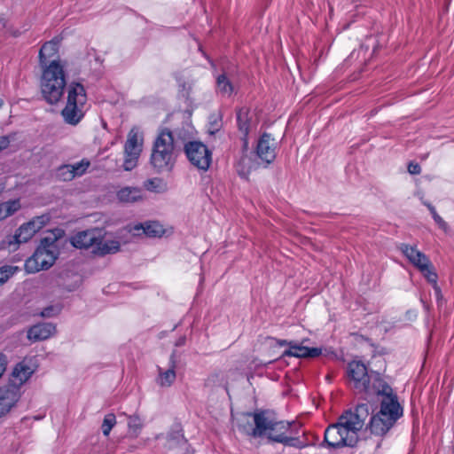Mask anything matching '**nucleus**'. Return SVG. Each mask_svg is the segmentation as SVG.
Returning a JSON list of instances; mask_svg holds the SVG:
<instances>
[{
    "instance_id": "obj_36",
    "label": "nucleus",
    "mask_w": 454,
    "mask_h": 454,
    "mask_svg": "<svg viewBox=\"0 0 454 454\" xmlns=\"http://www.w3.org/2000/svg\"><path fill=\"white\" fill-rule=\"evenodd\" d=\"M408 171L411 175H419L421 172V168L418 163L410 162L408 165Z\"/></svg>"
},
{
    "instance_id": "obj_23",
    "label": "nucleus",
    "mask_w": 454,
    "mask_h": 454,
    "mask_svg": "<svg viewBox=\"0 0 454 454\" xmlns=\"http://www.w3.org/2000/svg\"><path fill=\"white\" fill-rule=\"evenodd\" d=\"M131 231L135 234H140V231H142L147 237H160L164 233L163 226L157 222L136 224Z\"/></svg>"
},
{
    "instance_id": "obj_22",
    "label": "nucleus",
    "mask_w": 454,
    "mask_h": 454,
    "mask_svg": "<svg viewBox=\"0 0 454 454\" xmlns=\"http://www.w3.org/2000/svg\"><path fill=\"white\" fill-rule=\"evenodd\" d=\"M59 40L58 38H53L52 40L46 42L40 49L39 51V60L40 64L43 67L47 65V62L50 59L57 56L59 51Z\"/></svg>"
},
{
    "instance_id": "obj_12",
    "label": "nucleus",
    "mask_w": 454,
    "mask_h": 454,
    "mask_svg": "<svg viewBox=\"0 0 454 454\" xmlns=\"http://www.w3.org/2000/svg\"><path fill=\"white\" fill-rule=\"evenodd\" d=\"M278 143L269 133H263L258 139L255 153L257 157L266 165L274 161L277 155Z\"/></svg>"
},
{
    "instance_id": "obj_18",
    "label": "nucleus",
    "mask_w": 454,
    "mask_h": 454,
    "mask_svg": "<svg viewBox=\"0 0 454 454\" xmlns=\"http://www.w3.org/2000/svg\"><path fill=\"white\" fill-rule=\"evenodd\" d=\"M55 325L50 323H43L33 325L27 331V338L32 341L43 340L55 333Z\"/></svg>"
},
{
    "instance_id": "obj_30",
    "label": "nucleus",
    "mask_w": 454,
    "mask_h": 454,
    "mask_svg": "<svg viewBox=\"0 0 454 454\" xmlns=\"http://www.w3.org/2000/svg\"><path fill=\"white\" fill-rule=\"evenodd\" d=\"M19 268L12 265H4L0 268V286L4 284L12 276H13Z\"/></svg>"
},
{
    "instance_id": "obj_38",
    "label": "nucleus",
    "mask_w": 454,
    "mask_h": 454,
    "mask_svg": "<svg viewBox=\"0 0 454 454\" xmlns=\"http://www.w3.org/2000/svg\"><path fill=\"white\" fill-rule=\"evenodd\" d=\"M10 145V139L6 136L0 137V151L6 149Z\"/></svg>"
},
{
    "instance_id": "obj_25",
    "label": "nucleus",
    "mask_w": 454,
    "mask_h": 454,
    "mask_svg": "<svg viewBox=\"0 0 454 454\" xmlns=\"http://www.w3.org/2000/svg\"><path fill=\"white\" fill-rule=\"evenodd\" d=\"M20 207L21 204L19 199L0 203V221H3L12 215L17 211H19Z\"/></svg>"
},
{
    "instance_id": "obj_32",
    "label": "nucleus",
    "mask_w": 454,
    "mask_h": 454,
    "mask_svg": "<svg viewBox=\"0 0 454 454\" xmlns=\"http://www.w3.org/2000/svg\"><path fill=\"white\" fill-rule=\"evenodd\" d=\"M145 187L150 192H160L163 191L164 184L160 178H153L145 182Z\"/></svg>"
},
{
    "instance_id": "obj_40",
    "label": "nucleus",
    "mask_w": 454,
    "mask_h": 454,
    "mask_svg": "<svg viewBox=\"0 0 454 454\" xmlns=\"http://www.w3.org/2000/svg\"><path fill=\"white\" fill-rule=\"evenodd\" d=\"M52 311H53V308H51V307L46 308L42 311V316L43 317H51L53 315Z\"/></svg>"
},
{
    "instance_id": "obj_24",
    "label": "nucleus",
    "mask_w": 454,
    "mask_h": 454,
    "mask_svg": "<svg viewBox=\"0 0 454 454\" xmlns=\"http://www.w3.org/2000/svg\"><path fill=\"white\" fill-rule=\"evenodd\" d=\"M143 198L142 191L137 187H123L117 192V199L122 203H135Z\"/></svg>"
},
{
    "instance_id": "obj_15",
    "label": "nucleus",
    "mask_w": 454,
    "mask_h": 454,
    "mask_svg": "<svg viewBox=\"0 0 454 454\" xmlns=\"http://www.w3.org/2000/svg\"><path fill=\"white\" fill-rule=\"evenodd\" d=\"M98 232L95 230L80 231L72 237V245L80 249L94 248L98 239Z\"/></svg>"
},
{
    "instance_id": "obj_37",
    "label": "nucleus",
    "mask_w": 454,
    "mask_h": 454,
    "mask_svg": "<svg viewBox=\"0 0 454 454\" xmlns=\"http://www.w3.org/2000/svg\"><path fill=\"white\" fill-rule=\"evenodd\" d=\"M7 365V358L6 356L0 353V377L3 375V373L6 370Z\"/></svg>"
},
{
    "instance_id": "obj_4",
    "label": "nucleus",
    "mask_w": 454,
    "mask_h": 454,
    "mask_svg": "<svg viewBox=\"0 0 454 454\" xmlns=\"http://www.w3.org/2000/svg\"><path fill=\"white\" fill-rule=\"evenodd\" d=\"M380 411L372 416L368 428L370 433L377 437L375 440V449L381 445L382 438L394 427L396 421L403 416V408L400 405L396 395L393 389L389 393L380 394Z\"/></svg>"
},
{
    "instance_id": "obj_5",
    "label": "nucleus",
    "mask_w": 454,
    "mask_h": 454,
    "mask_svg": "<svg viewBox=\"0 0 454 454\" xmlns=\"http://www.w3.org/2000/svg\"><path fill=\"white\" fill-rule=\"evenodd\" d=\"M178 150L171 130L161 129L156 137L150 162L158 172L170 171L174 168Z\"/></svg>"
},
{
    "instance_id": "obj_41",
    "label": "nucleus",
    "mask_w": 454,
    "mask_h": 454,
    "mask_svg": "<svg viewBox=\"0 0 454 454\" xmlns=\"http://www.w3.org/2000/svg\"><path fill=\"white\" fill-rule=\"evenodd\" d=\"M5 188H6V180L0 179V196L4 192Z\"/></svg>"
},
{
    "instance_id": "obj_13",
    "label": "nucleus",
    "mask_w": 454,
    "mask_h": 454,
    "mask_svg": "<svg viewBox=\"0 0 454 454\" xmlns=\"http://www.w3.org/2000/svg\"><path fill=\"white\" fill-rule=\"evenodd\" d=\"M49 215H42L35 216L29 222L21 224L16 231V234L20 243H26L30 240L37 231L43 229L49 223Z\"/></svg>"
},
{
    "instance_id": "obj_3",
    "label": "nucleus",
    "mask_w": 454,
    "mask_h": 454,
    "mask_svg": "<svg viewBox=\"0 0 454 454\" xmlns=\"http://www.w3.org/2000/svg\"><path fill=\"white\" fill-rule=\"evenodd\" d=\"M244 419L253 417L254 427L247 421V425H239V430L254 438L267 437L273 442H284L286 436L291 432L292 423L277 421L269 416L266 411L248 412L243 415Z\"/></svg>"
},
{
    "instance_id": "obj_28",
    "label": "nucleus",
    "mask_w": 454,
    "mask_h": 454,
    "mask_svg": "<svg viewBox=\"0 0 454 454\" xmlns=\"http://www.w3.org/2000/svg\"><path fill=\"white\" fill-rule=\"evenodd\" d=\"M57 178L61 181H71L74 178V175L71 169V164L60 166L56 172Z\"/></svg>"
},
{
    "instance_id": "obj_8",
    "label": "nucleus",
    "mask_w": 454,
    "mask_h": 454,
    "mask_svg": "<svg viewBox=\"0 0 454 454\" xmlns=\"http://www.w3.org/2000/svg\"><path fill=\"white\" fill-rule=\"evenodd\" d=\"M56 258V246L49 244L48 239H44L33 255L26 260L25 270L27 273L47 270L53 265Z\"/></svg>"
},
{
    "instance_id": "obj_9",
    "label": "nucleus",
    "mask_w": 454,
    "mask_h": 454,
    "mask_svg": "<svg viewBox=\"0 0 454 454\" xmlns=\"http://www.w3.org/2000/svg\"><path fill=\"white\" fill-rule=\"evenodd\" d=\"M399 249L429 283L436 286L438 276L429 258L424 253L418 250L416 247L404 243L399 246Z\"/></svg>"
},
{
    "instance_id": "obj_26",
    "label": "nucleus",
    "mask_w": 454,
    "mask_h": 454,
    "mask_svg": "<svg viewBox=\"0 0 454 454\" xmlns=\"http://www.w3.org/2000/svg\"><path fill=\"white\" fill-rule=\"evenodd\" d=\"M216 88L218 92L224 96H231L233 91V86L225 74H220L217 77Z\"/></svg>"
},
{
    "instance_id": "obj_42",
    "label": "nucleus",
    "mask_w": 454,
    "mask_h": 454,
    "mask_svg": "<svg viewBox=\"0 0 454 454\" xmlns=\"http://www.w3.org/2000/svg\"><path fill=\"white\" fill-rule=\"evenodd\" d=\"M184 343V339L179 340V341L176 343V346L183 345Z\"/></svg>"
},
{
    "instance_id": "obj_16",
    "label": "nucleus",
    "mask_w": 454,
    "mask_h": 454,
    "mask_svg": "<svg viewBox=\"0 0 454 454\" xmlns=\"http://www.w3.org/2000/svg\"><path fill=\"white\" fill-rule=\"evenodd\" d=\"M321 354L322 348H309L294 341L291 348L285 350L283 356L298 358H314L319 356Z\"/></svg>"
},
{
    "instance_id": "obj_34",
    "label": "nucleus",
    "mask_w": 454,
    "mask_h": 454,
    "mask_svg": "<svg viewBox=\"0 0 454 454\" xmlns=\"http://www.w3.org/2000/svg\"><path fill=\"white\" fill-rule=\"evenodd\" d=\"M425 205L427 207V208L429 209L434 222L442 228V229H446L447 228V223L444 222V220L437 214L436 210H435V207L429 204V203H425Z\"/></svg>"
},
{
    "instance_id": "obj_21",
    "label": "nucleus",
    "mask_w": 454,
    "mask_h": 454,
    "mask_svg": "<svg viewBox=\"0 0 454 454\" xmlns=\"http://www.w3.org/2000/svg\"><path fill=\"white\" fill-rule=\"evenodd\" d=\"M121 245L117 240H103L101 235H98V239L96 246L92 249V253L96 255L104 256L106 254H115L120 251Z\"/></svg>"
},
{
    "instance_id": "obj_2",
    "label": "nucleus",
    "mask_w": 454,
    "mask_h": 454,
    "mask_svg": "<svg viewBox=\"0 0 454 454\" xmlns=\"http://www.w3.org/2000/svg\"><path fill=\"white\" fill-rule=\"evenodd\" d=\"M347 380L350 388L356 394L364 395V399L389 393L391 387L376 372H368L367 366L361 361L353 360L348 364Z\"/></svg>"
},
{
    "instance_id": "obj_11",
    "label": "nucleus",
    "mask_w": 454,
    "mask_h": 454,
    "mask_svg": "<svg viewBox=\"0 0 454 454\" xmlns=\"http://www.w3.org/2000/svg\"><path fill=\"white\" fill-rule=\"evenodd\" d=\"M142 148L143 137L139 136L137 130L132 129L129 132L124 145L123 168L126 171H130L137 166Z\"/></svg>"
},
{
    "instance_id": "obj_43",
    "label": "nucleus",
    "mask_w": 454,
    "mask_h": 454,
    "mask_svg": "<svg viewBox=\"0 0 454 454\" xmlns=\"http://www.w3.org/2000/svg\"><path fill=\"white\" fill-rule=\"evenodd\" d=\"M239 175H240V176H247V173L242 172V171H240V170H239Z\"/></svg>"
},
{
    "instance_id": "obj_10",
    "label": "nucleus",
    "mask_w": 454,
    "mask_h": 454,
    "mask_svg": "<svg viewBox=\"0 0 454 454\" xmlns=\"http://www.w3.org/2000/svg\"><path fill=\"white\" fill-rule=\"evenodd\" d=\"M184 153L194 167L201 170L208 169L212 153L206 145L199 141H190L184 145Z\"/></svg>"
},
{
    "instance_id": "obj_27",
    "label": "nucleus",
    "mask_w": 454,
    "mask_h": 454,
    "mask_svg": "<svg viewBox=\"0 0 454 454\" xmlns=\"http://www.w3.org/2000/svg\"><path fill=\"white\" fill-rule=\"evenodd\" d=\"M17 234L8 235L0 242L1 249H7L9 251H16L20 245Z\"/></svg>"
},
{
    "instance_id": "obj_19",
    "label": "nucleus",
    "mask_w": 454,
    "mask_h": 454,
    "mask_svg": "<svg viewBox=\"0 0 454 454\" xmlns=\"http://www.w3.org/2000/svg\"><path fill=\"white\" fill-rule=\"evenodd\" d=\"M237 122L239 130L242 134L243 150L248 149V134L250 131V118L249 110L247 108H241L237 113Z\"/></svg>"
},
{
    "instance_id": "obj_7",
    "label": "nucleus",
    "mask_w": 454,
    "mask_h": 454,
    "mask_svg": "<svg viewBox=\"0 0 454 454\" xmlns=\"http://www.w3.org/2000/svg\"><path fill=\"white\" fill-rule=\"evenodd\" d=\"M67 97L61 115L66 123L75 126L84 117L88 110V98L85 88L79 82H71L67 88Z\"/></svg>"
},
{
    "instance_id": "obj_14",
    "label": "nucleus",
    "mask_w": 454,
    "mask_h": 454,
    "mask_svg": "<svg viewBox=\"0 0 454 454\" xmlns=\"http://www.w3.org/2000/svg\"><path fill=\"white\" fill-rule=\"evenodd\" d=\"M20 389L10 383L0 387V418L7 414L20 398Z\"/></svg>"
},
{
    "instance_id": "obj_45",
    "label": "nucleus",
    "mask_w": 454,
    "mask_h": 454,
    "mask_svg": "<svg viewBox=\"0 0 454 454\" xmlns=\"http://www.w3.org/2000/svg\"><path fill=\"white\" fill-rule=\"evenodd\" d=\"M184 454H192V452L187 451V452H186V453H184Z\"/></svg>"
},
{
    "instance_id": "obj_31",
    "label": "nucleus",
    "mask_w": 454,
    "mask_h": 454,
    "mask_svg": "<svg viewBox=\"0 0 454 454\" xmlns=\"http://www.w3.org/2000/svg\"><path fill=\"white\" fill-rule=\"evenodd\" d=\"M90 161L85 159L74 164H71V169L73 174L74 175V177L81 176L82 175H83L86 172L87 168L90 167Z\"/></svg>"
},
{
    "instance_id": "obj_33",
    "label": "nucleus",
    "mask_w": 454,
    "mask_h": 454,
    "mask_svg": "<svg viewBox=\"0 0 454 454\" xmlns=\"http://www.w3.org/2000/svg\"><path fill=\"white\" fill-rule=\"evenodd\" d=\"M283 444L286 446L295 447L297 449H302L307 446V444L301 442L298 437L293 436L292 431L286 436Z\"/></svg>"
},
{
    "instance_id": "obj_17",
    "label": "nucleus",
    "mask_w": 454,
    "mask_h": 454,
    "mask_svg": "<svg viewBox=\"0 0 454 454\" xmlns=\"http://www.w3.org/2000/svg\"><path fill=\"white\" fill-rule=\"evenodd\" d=\"M34 373V369L25 360L17 364L12 372L11 385H17L20 387L31 377Z\"/></svg>"
},
{
    "instance_id": "obj_6",
    "label": "nucleus",
    "mask_w": 454,
    "mask_h": 454,
    "mask_svg": "<svg viewBox=\"0 0 454 454\" xmlns=\"http://www.w3.org/2000/svg\"><path fill=\"white\" fill-rule=\"evenodd\" d=\"M67 86L64 66L59 60L52 59L43 67L41 90L43 98L51 105L57 104L63 96Z\"/></svg>"
},
{
    "instance_id": "obj_1",
    "label": "nucleus",
    "mask_w": 454,
    "mask_h": 454,
    "mask_svg": "<svg viewBox=\"0 0 454 454\" xmlns=\"http://www.w3.org/2000/svg\"><path fill=\"white\" fill-rule=\"evenodd\" d=\"M368 413L366 403L358 404L354 411H344L335 423L326 427L321 445L332 449L353 447L357 442L358 432L363 428Z\"/></svg>"
},
{
    "instance_id": "obj_35",
    "label": "nucleus",
    "mask_w": 454,
    "mask_h": 454,
    "mask_svg": "<svg viewBox=\"0 0 454 454\" xmlns=\"http://www.w3.org/2000/svg\"><path fill=\"white\" fill-rule=\"evenodd\" d=\"M128 426L130 430L134 431L135 433H138V431L142 428L143 424L141 419L138 416L134 415L129 417Z\"/></svg>"
},
{
    "instance_id": "obj_44",
    "label": "nucleus",
    "mask_w": 454,
    "mask_h": 454,
    "mask_svg": "<svg viewBox=\"0 0 454 454\" xmlns=\"http://www.w3.org/2000/svg\"><path fill=\"white\" fill-rule=\"evenodd\" d=\"M3 103H4L3 100L0 99V107L2 106Z\"/></svg>"
},
{
    "instance_id": "obj_29",
    "label": "nucleus",
    "mask_w": 454,
    "mask_h": 454,
    "mask_svg": "<svg viewBox=\"0 0 454 454\" xmlns=\"http://www.w3.org/2000/svg\"><path fill=\"white\" fill-rule=\"evenodd\" d=\"M116 424V417L114 413H108L105 416L102 423V432L105 436H108L112 428Z\"/></svg>"
},
{
    "instance_id": "obj_20",
    "label": "nucleus",
    "mask_w": 454,
    "mask_h": 454,
    "mask_svg": "<svg viewBox=\"0 0 454 454\" xmlns=\"http://www.w3.org/2000/svg\"><path fill=\"white\" fill-rule=\"evenodd\" d=\"M176 355L175 352H173L169 358V368L166 371H162L161 368L158 367L159 376L157 379V383L160 387H170L176 378Z\"/></svg>"
},
{
    "instance_id": "obj_39",
    "label": "nucleus",
    "mask_w": 454,
    "mask_h": 454,
    "mask_svg": "<svg viewBox=\"0 0 454 454\" xmlns=\"http://www.w3.org/2000/svg\"><path fill=\"white\" fill-rule=\"evenodd\" d=\"M294 343V340H278V345L280 347L283 346H288L289 348H291L292 344Z\"/></svg>"
}]
</instances>
